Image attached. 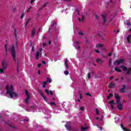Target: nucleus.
I'll return each mask as SVG.
<instances>
[{
	"mask_svg": "<svg viewBox=\"0 0 131 131\" xmlns=\"http://www.w3.org/2000/svg\"><path fill=\"white\" fill-rule=\"evenodd\" d=\"M6 89L7 90L6 94L9 95L10 98L13 99L14 97H18V94L14 92V86L11 85L10 88L9 85H6Z\"/></svg>",
	"mask_w": 131,
	"mask_h": 131,
	"instance_id": "nucleus-1",
	"label": "nucleus"
},
{
	"mask_svg": "<svg viewBox=\"0 0 131 131\" xmlns=\"http://www.w3.org/2000/svg\"><path fill=\"white\" fill-rule=\"evenodd\" d=\"M65 127H66L68 130L70 131H79L80 128L79 127H71V123L70 122H68L65 125Z\"/></svg>",
	"mask_w": 131,
	"mask_h": 131,
	"instance_id": "nucleus-2",
	"label": "nucleus"
},
{
	"mask_svg": "<svg viewBox=\"0 0 131 131\" xmlns=\"http://www.w3.org/2000/svg\"><path fill=\"white\" fill-rule=\"evenodd\" d=\"M115 98L117 99L116 103H115V101L113 100H111L108 102L109 104L111 105H115V104H119V102H120V96L118 95L117 94H114Z\"/></svg>",
	"mask_w": 131,
	"mask_h": 131,
	"instance_id": "nucleus-3",
	"label": "nucleus"
},
{
	"mask_svg": "<svg viewBox=\"0 0 131 131\" xmlns=\"http://www.w3.org/2000/svg\"><path fill=\"white\" fill-rule=\"evenodd\" d=\"M11 51L12 57L15 63H16L17 58H16V51H15V47H14V46H11Z\"/></svg>",
	"mask_w": 131,
	"mask_h": 131,
	"instance_id": "nucleus-4",
	"label": "nucleus"
},
{
	"mask_svg": "<svg viewBox=\"0 0 131 131\" xmlns=\"http://www.w3.org/2000/svg\"><path fill=\"white\" fill-rule=\"evenodd\" d=\"M121 68H122L123 70V71H127L126 74L127 75H131V68H127V67L124 66H121Z\"/></svg>",
	"mask_w": 131,
	"mask_h": 131,
	"instance_id": "nucleus-5",
	"label": "nucleus"
},
{
	"mask_svg": "<svg viewBox=\"0 0 131 131\" xmlns=\"http://www.w3.org/2000/svg\"><path fill=\"white\" fill-rule=\"evenodd\" d=\"M39 52L37 51V52L35 54L36 59L37 60H38V59H39V56L40 57H41V55H42V48H39Z\"/></svg>",
	"mask_w": 131,
	"mask_h": 131,
	"instance_id": "nucleus-6",
	"label": "nucleus"
},
{
	"mask_svg": "<svg viewBox=\"0 0 131 131\" xmlns=\"http://www.w3.org/2000/svg\"><path fill=\"white\" fill-rule=\"evenodd\" d=\"M122 88L120 89V93H122V94H124L125 93V89L126 88V85L125 84H123Z\"/></svg>",
	"mask_w": 131,
	"mask_h": 131,
	"instance_id": "nucleus-7",
	"label": "nucleus"
},
{
	"mask_svg": "<svg viewBox=\"0 0 131 131\" xmlns=\"http://www.w3.org/2000/svg\"><path fill=\"white\" fill-rule=\"evenodd\" d=\"M124 62V59L123 58L120 59L119 60H116L115 62V64H116L117 65H119V64H121L122 63H123Z\"/></svg>",
	"mask_w": 131,
	"mask_h": 131,
	"instance_id": "nucleus-8",
	"label": "nucleus"
},
{
	"mask_svg": "<svg viewBox=\"0 0 131 131\" xmlns=\"http://www.w3.org/2000/svg\"><path fill=\"white\" fill-rule=\"evenodd\" d=\"M2 66L3 69H7V68H8V63H7L6 61H3Z\"/></svg>",
	"mask_w": 131,
	"mask_h": 131,
	"instance_id": "nucleus-9",
	"label": "nucleus"
},
{
	"mask_svg": "<svg viewBox=\"0 0 131 131\" xmlns=\"http://www.w3.org/2000/svg\"><path fill=\"white\" fill-rule=\"evenodd\" d=\"M40 95L42 97V98L44 99V100L45 101V102H48V101H49L48 98H47V97L46 96H45V95H43V93L41 92Z\"/></svg>",
	"mask_w": 131,
	"mask_h": 131,
	"instance_id": "nucleus-10",
	"label": "nucleus"
},
{
	"mask_svg": "<svg viewBox=\"0 0 131 131\" xmlns=\"http://www.w3.org/2000/svg\"><path fill=\"white\" fill-rule=\"evenodd\" d=\"M45 92L47 94V95H49V94H50L51 96H53V95H54L53 91H49V90H48L47 89H45Z\"/></svg>",
	"mask_w": 131,
	"mask_h": 131,
	"instance_id": "nucleus-11",
	"label": "nucleus"
},
{
	"mask_svg": "<svg viewBox=\"0 0 131 131\" xmlns=\"http://www.w3.org/2000/svg\"><path fill=\"white\" fill-rule=\"evenodd\" d=\"M96 62L97 63H98V64H100L101 65V64L104 63V61L103 60H101V59L100 58H98L96 59Z\"/></svg>",
	"mask_w": 131,
	"mask_h": 131,
	"instance_id": "nucleus-12",
	"label": "nucleus"
},
{
	"mask_svg": "<svg viewBox=\"0 0 131 131\" xmlns=\"http://www.w3.org/2000/svg\"><path fill=\"white\" fill-rule=\"evenodd\" d=\"M121 127L124 131H130V130L126 129L125 127H124V126H123V124H121Z\"/></svg>",
	"mask_w": 131,
	"mask_h": 131,
	"instance_id": "nucleus-13",
	"label": "nucleus"
},
{
	"mask_svg": "<svg viewBox=\"0 0 131 131\" xmlns=\"http://www.w3.org/2000/svg\"><path fill=\"white\" fill-rule=\"evenodd\" d=\"M117 108L118 109H119V110H122V108H123V105H122V104L120 103L118 105Z\"/></svg>",
	"mask_w": 131,
	"mask_h": 131,
	"instance_id": "nucleus-14",
	"label": "nucleus"
},
{
	"mask_svg": "<svg viewBox=\"0 0 131 131\" xmlns=\"http://www.w3.org/2000/svg\"><path fill=\"white\" fill-rule=\"evenodd\" d=\"M108 86L111 89H114V88L115 87V83L111 82L109 84Z\"/></svg>",
	"mask_w": 131,
	"mask_h": 131,
	"instance_id": "nucleus-15",
	"label": "nucleus"
},
{
	"mask_svg": "<svg viewBox=\"0 0 131 131\" xmlns=\"http://www.w3.org/2000/svg\"><path fill=\"white\" fill-rule=\"evenodd\" d=\"M14 36L15 37V39H18V38H17V35L18 34V32H17V30H16V29H14Z\"/></svg>",
	"mask_w": 131,
	"mask_h": 131,
	"instance_id": "nucleus-16",
	"label": "nucleus"
},
{
	"mask_svg": "<svg viewBox=\"0 0 131 131\" xmlns=\"http://www.w3.org/2000/svg\"><path fill=\"white\" fill-rule=\"evenodd\" d=\"M30 99V96H27V98L25 99V102L27 104H29V99Z\"/></svg>",
	"mask_w": 131,
	"mask_h": 131,
	"instance_id": "nucleus-17",
	"label": "nucleus"
},
{
	"mask_svg": "<svg viewBox=\"0 0 131 131\" xmlns=\"http://www.w3.org/2000/svg\"><path fill=\"white\" fill-rule=\"evenodd\" d=\"M35 28H33L32 30V37H33L34 36V35L35 34Z\"/></svg>",
	"mask_w": 131,
	"mask_h": 131,
	"instance_id": "nucleus-18",
	"label": "nucleus"
},
{
	"mask_svg": "<svg viewBox=\"0 0 131 131\" xmlns=\"http://www.w3.org/2000/svg\"><path fill=\"white\" fill-rule=\"evenodd\" d=\"M68 62V59L66 58L64 60V65L67 69H68V64H67Z\"/></svg>",
	"mask_w": 131,
	"mask_h": 131,
	"instance_id": "nucleus-19",
	"label": "nucleus"
},
{
	"mask_svg": "<svg viewBox=\"0 0 131 131\" xmlns=\"http://www.w3.org/2000/svg\"><path fill=\"white\" fill-rule=\"evenodd\" d=\"M30 20H31V18H28V20L26 21L25 25H24V27H26V26H27V25H28V24L29 23V21H30Z\"/></svg>",
	"mask_w": 131,
	"mask_h": 131,
	"instance_id": "nucleus-20",
	"label": "nucleus"
},
{
	"mask_svg": "<svg viewBox=\"0 0 131 131\" xmlns=\"http://www.w3.org/2000/svg\"><path fill=\"white\" fill-rule=\"evenodd\" d=\"M130 37H131L130 35L127 36V42H128V43L130 42Z\"/></svg>",
	"mask_w": 131,
	"mask_h": 131,
	"instance_id": "nucleus-21",
	"label": "nucleus"
},
{
	"mask_svg": "<svg viewBox=\"0 0 131 131\" xmlns=\"http://www.w3.org/2000/svg\"><path fill=\"white\" fill-rule=\"evenodd\" d=\"M55 24H57V22L56 21H53L51 23V28H53L54 25H55Z\"/></svg>",
	"mask_w": 131,
	"mask_h": 131,
	"instance_id": "nucleus-22",
	"label": "nucleus"
},
{
	"mask_svg": "<svg viewBox=\"0 0 131 131\" xmlns=\"http://www.w3.org/2000/svg\"><path fill=\"white\" fill-rule=\"evenodd\" d=\"M115 71H117V72H122V71H121L120 69H119V68L118 67H116L115 69Z\"/></svg>",
	"mask_w": 131,
	"mask_h": 131,
	"instance_id": "nucleus-23",
	"label": "nucleus"
},
{
	"mask_svg": "<svg viewBox=\"0 0 131 131\" xmlns=\"http://www.w3.org/2000/svg\"><path fill=\"white\" fill-rule=\"evenodd\" d=\"M102 17V19L104 21V23H106V21H107V20L106 19V16H105V15L102 14L101 15Z\"/></svg>",
	"mask_w": 131,
	"mask_h": 131,
	"instance_id": "nucleus-24",
	"label": "nucleus"
},
{
	"mask_svg": "<svg viewBox=\"0 0 131 131\" xmlns=\"http://www.w3.org/2000/svg\"><path fill=\"white\" fill-rule=\"evenodd\" d=\"M125 24L127 25V26H129V25H130V21H129L128 20H126L125 22Z\"/></svg>",
	"mask_w": 131,
	"mask_h": 131,
	"instance_id": "nucleus-25",
	"label": "nucleus"
},
{
	"mask_svg": "<svg viewBox=\"0 0 131 131\" xmlns=\"http://www.w3.org/2000/svg\"><path fill=\"white\" fill-rule=\"evenodd\" d=\"M78 20L80 22H83L84 21V16L83 15L82 16V20L80 18H78Z\"/></svg>",
	"mask_w": 131,
	"mask_h": 131,
	"instance_id": "nucleus-26",
	"label": "nucleus"
},
{
	"mask_svg": "<svg viewBox=\"0 0 131 131\" xmlns=\"http://www.w3.org/2000/svg\"><path fill=\"white\" fill-rule=\"evenodd\" d=\"M103 47V44H98L96 45V48H102Z\"/></svg>",
	"mask_w": 131,
	"mask_h": 131,
	"instance_id": "nucleus-27",
	"label": "nucleus"
},
{
	"mask_svg": "<svg viewBox=\"0 0 131 131\" xmlns=\"http://www.w3.org/2000/svg\"><path fill=\"white\" fill-rule=\"evenodd\" d=\"M111 97H113V94H110L108 96H107V100H110Z\"/></svg>",
	"mask_w": 131,
	"mask_h": 131,
	"instance_id": "nucleus-28",
	"label": "nucleus"
},
{
	"mask_svg": "<svg viewBox=\"0 0 131 131\" xmlns=\"http://www.w3.org/2000/svg\"><path fill=\"white\" fill-rule=\"evenodd\" d=\"M50 104L51 106H56V102H51Z\"/></svg>",
	"mask_w": 131,
	"mask_h": 131,
	"instance_id": "nucleus-29",
	"label": "nucleus"
},
{
	"mask_svg": "<svg viewBox=\"0 0 131 131\" xmlns=\"http://www.w3.org/2000/svg\"><path fill=\"white\" fill-rule=\"evenodd\" d=\"M111 64H112V58L110 59V60L108 61L109 66H111Z\"/></svg>",
	"mask_w": 131,
	"mask_h": 131,
	"instance_id": "nucleus-30",
	"label": "nucleus"
},
{
	"mask_svg": "<svg viewBox=\"0 0 131 131\" xmlns=\"http://www.w3.org/2000/svg\"><path fill=\"white\" fill-rule=\"evenodd\" d=\"M25 14H26V13L23 12L21 16H20V19H23V17H24V16H25Z\"/></svg>",
	"mask_w": 131,
	"mask_h": 131,
	"instance_id": "nucleus-31",
	"label": "nucleus"
},
{
	"mask_svg": "<svg viewBox=\"0 0 131 131\" xmlns=\"http://www.w3.org/2000/svg\"><path fill=\"white\" fill-rule=\"evenodd\" d=\"M95 110L97 115H99V114H100V112L99 111V110L98 108H96Z\"/></svg>",
	"mask_w": 131,
	"mask_h": 131,
	"instance_id": "nucleus-32",
	"label": "nucleus"
},
{
	"mask_svg": "<svg viewBox=\"0 0 131 131\" xmlns=\"http://www.w3.org/2000/svg\"><path fill=\"white\" fill-rule=\"evenodd\" d=\"M81 130H86V129H88V127H81Z\"/></svg>",
	"mask_w": 131,
	"mask_h": 131,
	"instance_id": "nucleus-33",
	"label": "nucleus"
},
{
	"mask_svg": "<svg viewBox=\"0 0 131 131\" xmlns=\"http://www.w3.org/2000/svg\"><path fill=\"white\" fill-rule=\"evenodd\" d=\"M47 82H49V83H51V82H52L51 79L47 78Z\"/></svg>",
	"mask_w": 131,
	"mask_h": 131,
	"instance_id": "nucleus-34",
	"label": "nucleus"
},
{
	"mask_svg": "<svg viewBox=\"0 0 131 131\" xmlns=\"http://www.w3.org/2000/svg\"><path fill=\"white\" fill-rule=\"evenodd\" d=\"M4 70H5V69H3V68L0 69V73H4V72H5V71Z\"/></svg>",
	"mask_w": 131,
	"mask_h": 131,
	"instance_id": "nucleus-35",
	"label": "nucleus"
},
{
	"mask_svg": "<svg viewBox=\"0 0 131 131\" xmlns=\"http://www.w3.org/2000/svg\"><path fill=\"white\" fill-rule=\"evenodd\" d=\"M26 95L27 97H29V93H28V91L27 90H26Z\"/></svg>",
	"mask_w": 131,
	"mask_h": 131,
	"instance_id": "nucleus-36",
	"label": "nucleus"
},
{
	"mask_svg": "<svg viewBox=\"0 0 131 131\" xmlns=\"http://www.w3.org/2000/svg\"><path fill=\"white\" fill-rule=\"evenodd\" d=\"M64 74L66 75H68V74H69V72L68 71H64Z\"/></svg>",
	"mask_w": 131,
	"mask_h": 131,
	"instance_id": "nucleus-37",
	"label": "nucleus"
},
{
	"mask_svg": "<svg viewBox=\"0 0 131 131\" xmlns=\"http://www.w3.org/2000/svg\"><path fill=\"white\" fill-rule=\"evenodd\" d=\"M88 77L89 79H91V73H88Z\"/></svg>",
	"mask_w": 131,
	"mask_h": 131,
	"instance_id": "nucleus-38",
	"label": "nucleus"
},
{
	"mask_svg": "<svg viewBox=\"0 0 131 131\" xmlns=\"http://www.w3.org/2000/svg\"><path fill=\"white\" fill-rule=\"evenodd\" d=\"M75 45H79L80 43V41H76L75 42Z\"/></svg>",
	"mask_w": 131,
	"mask_h": 131,
	"instance_id": "nucleus-39",
	"label": "nucleus"
},
{
	"mask_svg": "<svg viewBox=\"0 0 131 131\" xmlns=\"http://www.w3.org/2000/svg\"><path fill=\"white\" fill-rule=\"evenodd\" d=\"M31 9H32V7H30L28 9V10H27V13H28V12L30 11Z\"/></svg>",
	"mask_w": 131,
	"mask_h": 131,
	"instance_id": "nucleus-40",
	"label": "nucleus"
},
{
	"mask_svg": "<svg viewBox=\"0 0 131 131\" xmlns=\"http://www.w3.org/2000/svg\"><path fill=\"white\" fill-rule=\"evenodd\" d=\"M78 34H79L80 35H83V33H82V32L80 31L78 32Z\"/></svg>",
	"mask_w": 131,
	"mask_h": 131,
	"instance_id": "nucleus-41",
	"label": "nucleus"
},
{
	"mask_svg": "<svg viewBox=\"0 0 131 131\" xmlns=\"http://www.w3.org/2000/svg\"><path fill=\"white\" fill-rule=\"evenodd\" d=\"M80 109L81 111H84V107H81Z\"/></svg>",
	"mask_w": 131,
	"mask_h": 131,
	"instance_id": "nucleus-42",
	"label": "nucleus"
},
{
	"mask_svg": "<svg viewBox=\"0 0 131 131\" xmlns=\"http://www.w3.org/2000/svg\"><path fill=\"white\" fill-rule=\"evenodd\" d=\"M5 50H6V53H7V52H8V47L7 46V45H5Z\"/></svg>",
	"mask_w": 131,
	"mask_h": 131,
	"instance_id": "nucleus-43",
	"label": "nucleus"
},
{
	"mask_svg": "<svg viewBox=\"0 0 131 131\" xmlns=\"http://www.w3.org/2000/svg\"><path fill=\"white\" fill-rule=\"evenodd\" d=\"M97 35H98L99 36H100V37H101L102 39H104V37H103V36H102V35H101V34H98Z\"/></svg>",
	"mask_w": 131,
	"mask_h": 131,
	"instance_id": "nucleus-44",
	"label": "nucleus"
},
{
	"mask_svg": "<svg viewBox=\"0 0 131 131\" xmlns=\"http://www.w3.org/2000/svg\"><path fill=\"white\" fill-rule=\"evenodd\" d=\"M108 56L109 57H111V56H112V52H110V53L108 54Z\"/></svg>",
	"mask_w": 131,
	"mask_h": 131,
	"instance_id": "nucleus-45",
	"label": "nucleus"
},
{
	"mask_svg": "<svg viewBox=\"0 0 131 131\" xmlns=\"http://www.w3.org/2000/svg\"><path fill=\"white\" fill-rule=\"evenodd\" d=\"M114 79V77L113 76H111L110 78V81H111V80H113V79Z\"/></svg>",
	"mask_w": 131,
	"mask_h": 131,
	"instance_id": "nucleus-46",
	"label": "nucleus"
},
{
	"mask_svg": "<svg viewBox=\"0 0 131 131\" xmlns=\"http://www.w3.org/2000/svg\"><path fill=\"white\" fill-rule=\"evenodd\" d=\"M86 96H89V97H92V94H91L89 93H86Z\"/></svg>",
	"mask_w": 131,
	"mask_h": 131,
	"instance_id": "nucleus-47",
	"label": "nucleus"
},
{
	"mask_svg": "<svg viewBox=\"0 0 131 131\" xmlns=\"http://www.w3.org/2000/svg\"><path fill=\"white\" fill-rule=\"evenodd\" d=\"M47 5H48V3H45V4H44V5H43L42 7V8H46V7L47 6Z\"/></svg>",
	"mask_w": 131,
	"mask_h": 131,
	"instance_id": "nucleus-48",
	"label": "nucleus"
},
{
	"mask_svg": "<svg viewBox=\"0 0 131 131\" xmlns=\"http://www.w3.org/2000/svg\"><path fill=\"white\" fill-rule=\"evenodd\" d=\"M17 72H19V63H17Z\"/></svg>",
	"mask_w": 131,
	"mask_h": 131,
	"instance_id": "nucleus-49",
	"label": "nucleus"
},
{
	"mask_svg": "<svg viewBox=\"0 0 131 131\" xmlns=\"http://www.w3.org/2000/svg\"><path fill=\"white\" fill-rule=\"evenodd\" d=\"M43 84L45 85H47V84H48V81H45V82H43Z\"/></svg>",
	"mask_w": 131,
	"mask_h": 131,
	"instance_id": "nucleus-50",
	"label": "nucleus"
},
{
	"mask_svg": "<svg viewBox=\"0 0 131 131\" xmlns=\"http://www.w3.org/2000/svg\"><path fill=\"white\" fill-rule=\"evenodd\" d=\"M95 18L98 20V19H99V16H98V15H95Z\"/></svg>",
	"mask_w": 131,
	"mask_h": 131,
	"instance_id": "nucleus-51",
	"label": "nucleus"
},
{
	"mask_svg": "<svg viewBox=\"0 0 131 131\" xmlns=\"http://www.w3.org/2000/svg\"><path fill=\"white\" fill-rule=\"evenodd\" d=\"M79 96H80V99L81 100L82 99V95H81V94H79Z\"/></svg>",
	"mask_w": 131,
	"mask_h": 131,
	"instance_id": "nucleus-52",
	"label": "nucleus"
},
{
	"mask_svg": "<svg viewBox=\"0 0 131 131\" xmlns=\"http://www.w3.org/2000/svg\"><path fill=\"white\" fill-rule=\"evenodd\" d=\"M111 107L112 109L114 108V106H113V104H111Z\"/></svg>",
	"mask_w": 131,
	"mask_h": 131,
	"instance_id": "nucleus-53",
	"label": "nucleus"
},
{
	"mask_svg": "<svg viewBox=\"0 0 131 131\" xmlns=\"http://www.w3.org/2000/svg\"><path fill=\"white\" fill-rule=\"evenodd\" d=\"M101 55L102 56V57H103V58H107V57L104 55L103 53L101 54Z\"/></svg>",
	"mask_w": 131,
	"mask_h": 131,
	"instance_id": "nucleus-54",
	"label": "nucleus"
},
{
	"mask_svg": "<svg viewBox=\"0 0 131 131\" xmlns=\"http://www.w3.org/2000/svg\"><path fill=\"white\" fill-rule=\"evenodd\" d=\"M42 64H43V65H46L47 63H46V61H42Z\"/></svg>",
	"mask_w": 131,
	"mask_h": 131,
	"instance_id": "nucleus-55",
	"label": "nucleus"
},
{
	"mask_svg": "<svg viewBox=\"0 0 131 131\" xmlns=\"http://www.w3.org/2000/svg\"><path fill=\"white\" fill-rule=\"evenodd\" d=\"M34 1L35 0H31L30 2L31 4H33V3H34Z\"/></svg>",
	"mask_w": 131,
	"mask_h": 131,
	"instance_id": "nucleus-56",
	"label": "nucleus"
},
{
	"mask_svg": "<svg viewBox=\"0 0 131 131\" xmlns=\"http://www.w3.org/2000/svg\"><path fill=\"white\" fill-rule=\"evenodd\" d=\"M102 50H103V51H106V48L102 47Z\"/></svg>",
	"mask_w": 131,
	"mask_h": 131,
	"instance_id": "nucleus-57",
	"label": "nucleus"
},
{
	"mask_svg": "<svg viewBox=\"0 0 131 131\" xmlns=\"http://www.w3.org/2000/svg\"><path fill=\"white\" fill-rule=\"evenodd\" d=\"M41 66V63H39L38 64V67H40Z\"/></svg>",
	"mask_w": 131,
	"mask_h": 131,
	"instance_id": "nucleus-58",
	"label": "nucleus"
},
{
	"mask_svg": "<svg viewBox=\"0 0 131 131\" xmlns=\"http://www.w3.org/2000/svg\"><path fill=\"white\" fill-rule=\"evenodd\" d=\"M95 52L98 53H100V51H99V50H95Z\"/></svg>",
	"mask_w": 131,
	"mask_h": 131,
	"instance_id": "nucleus-59",
	"label": "nucleus"
},
{
	"mask_svg": "<svg viewBox=\"0 0 131 131\" xmlns=\"http://www.w3.org/2000/svg\"><path fill=\"white\" fill-rule=\"evenodd\" d=\"M51 43H52V41L49 40V45H51Z\"/></svg>",
	"mask_w": 131,
	"mask_h": 131,
	"instance_id": "nucleus-60",
	"label": "nucleus"
},
{
	"mask_svg": "<svg viewBox=\"0 0 131 131\" xmlns=\"http://www.w3.org/2000/svg\"><path fill=\"white\" fill-rule=\"evenodd\" d=\"M24 121H27V122H28V121H29V120L28 119H25Z\"/></svg>",
	"mask_w": 131,
	"mask_h": 131,
	"instance_id": "nucleus-61",
	"label": "nucleus"
},
{
	"mask_svg": "<svg viewBox=\"0 0 131 131\" xmlns=\"http://www.w3.org/2000/svg\"><path fill=\"white\" fill-rule=\"evenodd\" d=\"M38 74H40V71L39 70L38 71Z\"/></svg>",
	"mask_w": 131,
	"mask_h": 131,
	"instance_id": "nucleus-62",
	"label": "nucleus"
},
{
	"mask_svg": "<svg viewBox=\"0 0 131 131\" xmlns=\"http://www.w3.org/2000/svg\"><path fill=\"white\" fill-rule=\"evenodd\" d=\"M76 11L77 12L78 14H79V10H77Z\"/></svg>",
	"mask_w": 131,
	"mask_h": 131,
	"instance_id": "nucleus-63",
	"label": "nucleus"
},
{
	"mask_svg": "<svg viewBox=\"0 0 131 131\" xmlns=\"http://www.w3.org/2000/svg\"><path fill=\"white\" fill-rule=\"evenodd\" d=\"M42 88H46V85H45V84L42 85Z\"/></svg>",
	"mask_w": 131,
	"mask_h": 131,
	"instance_id": "nucleus-64",
	"label": "nucleus"
}]
</instances>
